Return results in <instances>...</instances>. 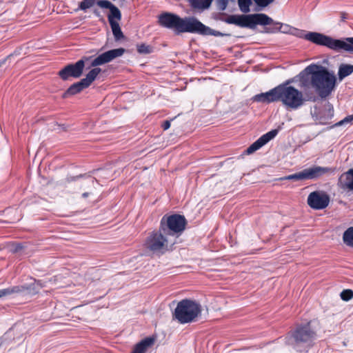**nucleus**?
<instances>
[{"instance_id":"0eeeda50","label":"nucleus","mask_w":353,"mask_h":353,"mask_svg":"<svg viewBox=\"0 0 353 353\" xmlns=\"http://www.w3.org/2000/svg\"><path fill=\"white\" fill-rule=\"evenodd\" d=\"M289 83L288 81L279 85V101H281L288 108L296 110L303 105L305 99L303 93L294 86L288 85Z\"/></svg>"},{"instance_id":"6e6552de","label":"nucleus","mask_w":353,"mask_h":353,"mask_svg":"<svg viewBox=\"0 0 353 353\" xmlns=\"http://www.w3.org/2000/svg\"><path fill=\"white\" fill-rule=\"evenodd\" d=\"M168 236L163 232H161V228L157 231H152L149 233L145 243V248L152 252L153 254L161 255L168 252L173 245L168 239Z\"/></svg>"},{"instance_id":"72a5a7b5","label":"nucleus","mask_w":353,"mask_h":353,"mask_svg":"<svg viewBox=\"0 0 353 353\" xmlns=\"http://www.w3.org/2000/svg\"><path fill=\"white\" fill-rule=\"evenodd\" d=\"M353 121V114L352 115H349L346 117H345L343 119H342L341 121L336 123L334 125H333L331 128H334V127H338V126H341V125H343L345 123H351Z\"/></svg>"},{"instance_id":"ddd939ff","label":"nucleus","mask_w":353,"mask_h":353,"mask_svg":"<svg viewBox=\"0 0 353 353\" xmlns=\"http://www.w3.org/2000/svg\"><path fill=\"white\" fill-rule=\"evenodd\" d=\"M279 130H272L271 131L267 132L266 134L262 135L260 138H259L256 141H254L251 145H250L246 150V154H250L253 152H256L267 143H268L270 140L274 139L278 134Z\"/></svg>"},{"instance_id":"9d476101","label":"nucleus","mask_w":353,"mask_h":353,"mask_svg":"<svg viewBox=\"0 0 353 353\" xmlns=\"http://www.w3.org/2000/svg\"><path fill=\"white\" fill-rule=\"evenodd\" d=\"M91 57H83L75 63H70L59 71L58 75L63 81H68L70 78L78 79L83 72L85 63L91 59Z\"/></svg>"},{"instance_id":"c9c22d12","label":"nucleus","mask_w":353,"mask_h":353,"mask_svg":"<svg viewBox=\"0 0 353 353\" xmlns=\"http://www.w3.org/2000/svg\"><path fill=\"white\" fill-rule=\"evenodd\" d=\"M229 0H217V6L219 10L224 11L228 4Z\"/></svg>"},{"instance_id":"e433bc0d","label":"nucleus","mask_w":353,"mask_h":353,"mask_svg":"<svg viewBox=\"0 0 353 353\" xmlns=\"http://www.w3.org/2000/svg\"><path fill=\"white\" fill-rule=\"evenodd\" d=\"M23 246L21 243H17L13 245V248H12V251L13 252H17L23 249Z\"/></svg>"},{"instance_id":"a211bd4d","label":"nucleus","mask_w":353,"mask_h":353,"mask_svg":"<svg viewBox=\"0 0 353 353\" xmlns=\"http://www.w3.org/2000/svg\"><path fill=\"white\" fill-rule=\"evenodd\" d=\"M330 49L334 51L344 50L353 52V37H347L344 39L332 38Z\"/></svg>"},{"instance_id":"a19ab883","label":"nucleus","mask_w":353,"mask_h":353,"mask_svg":"<svg viewBox=\"0 0 353 353\" xmlns=\"http://www.w3.org/2000/svg\"><path fill=\"white\" fill-rule=\"evenodd\" d=\"M89 181H90V183L92 185H94V178H90V179H89Z\"/></svg>"},{"instance_id":"4468645a","label":"nucleus","mask_w":353,"mask_h":353,"mask_svg":"<svg viewBox=\"0 0 353 353\" xmlns=\"http://www.w3.org/2000/svg\"><path fill=\"white\" fill-rule=\"evenodd\" d=\"M37 285L42 288L40 281H37L35 283L29 285H17L8 288L0 290V298L10 295L12 294L24 293L28 291L37 290Z\"/></svg>"},{"instance_id":"2eb2a0df","label":"nucleus","mask_w":353,"mask_h":353,"mask_svg":"<svg viewBox=\"0 0 353 353\" xmlns=\"http://www.w3.org/2000/svg\"><path fill=\"white\" fill-rule=\"evenodd\" d=\"M97 5L102 8L110 10L108 15L109 23L111 22H119L121 19V12L119 9L108 0H99Z\"/></svg>"},{"instance_id":"2f4dec72","label":"nucleus","mask_w":353,"mask_h":353,"mask_svg":"<svg viewBox=\"0 0 353 353\" xmlns=\"http://www.w3.org/2000/svg\"><path fill=\"white\" fill-rule=\"evenodd\" d=\"M137 51L140 54H150L152 52V48L145 43L137 45Z\"/></svg>"},{"instance_id":"5701e85b","label":"nucleus","mask_w":353,"mask_h":353,"mask_svg":"<svg viewBox=\"0 0 353 353\" xmlns=\"http://www.w3.org/2000/svg\"><path fill=\"white\" fill-rule=\"evenodd\" d=\"M89 85L81 79L79 82L74 83L71 85L63 94V97L68 95H74L81 92L83 89L88 88Z\"/></svg>"},{"instance_id":"c756f323","label":"nucleus","mask_w":353,"mask_h":353,"mask_svg":"<svg viewBox=\"0 0 353 353\" xmlns=\"http://www.w3.org/2000/svg\"><path fill=\"white\" fill-rule=\"evenodd\" d=\"M97 0H83L79 4L77 10L86 11V10L92 8L95 4H97Z\"/></svg>"},{"instance_id":"7ed1b4c3","label":"nucleus","mask_w":353,"mask_h":353,"mask_svg":"<svg viewBox=\"0 0 353 353\" xmlns=\"http://www.w3.org/2000/svg\"><path fill=\"white\" fill-rule=\"evenodd\" d=\"M316 68L312 76V87L321 98L324 99L332 93L336 79L334 73L329 72L326 68L318 65Z\"/></svg>"},{"instance_id":"f3484780","label":"nucleus","mask_w":353,"mask_h":353,"mask_svg":"<svg viewBox=\"0 0 353 353\" xmlns=\"http://www.w3.org/2000/svg\"><path fill=\"white\" fill-rule=\"evenodd\" d=\"M305 180L318 179L326 174L334 172V169L329 167L314 166L303 170Z\"/></svg>"},{"instance_id":"1a4fd4ad","label":"nucleus","mask_w":353,"mask_h":353,"mask_svg":"<svg viewBox=\"0 0 353 353\" xmlns=\"http://www.w3.org/2000/svg\"><path fill=\"white\" fill-rule=\"evenodd\" d=\"M187 221L184 216L174 214L164 215L160 222L161 232L165 235L174 236L181 234L185 229Z\"/></svg>"},{"instance_id":"393cba45","label":"nucleus","mask_w":353,"mask_h":353,"mask_svg":"<svg viewBox=\"0 0 353 353\" xmlns=\"http://www.w3.org/2000/svg\"><path fill=\"white\" fill-rule=\"evenodd\" d=\"M192 8L199 10L208 9L213 0H188Z\"/></svg>"},{"instance_id":"ea45409f","label":"nucleus","mask_w":353,"mask_h":353,"mask_svg":"<svg viewBox=\"0 0 353 353\" xmlns=\"http://www.w3.org/2000/svg\"><path fill=\"white\" fill-rule=\"evenodd\" d=\"M89 195V193L88 192H84L82 194V197L83 198H87Z\"/></svg>"},{"instance_id":"9b49d317","label":"nucleus","mask_w":353,"mask_h":353,"mask_svg":"<svg viewBox=\"0 0 353 353\" xmlns=\"http://www.w3.org/2000/svg\"><path fill=\"white\" fill-rule=\"evenodd\" d=\"M294 31V30H292V32ZM296 31L298 32L297 34H296L297 37L303 38L316 45L325 46L330 49L332 37L316 32H308L305 33V31L303 30H296ZM294 34H295V33Z\"/></svg>"},{"instance_id":"cd10ccee","label":"nucleus","mask_w":353,"mask_h":353,"mask_svg":"<svg viewBox=\"0 0 353 353\" xmlns=\"http://www.w3.org/2000/svg\"><path fill=\"white\" fill-rule=\"evenodd\" d=\"M333 108H330L328 110V114L327 118L320 115L319 114H317L316 112L312 113V114L315 121H318L321 124L325 125L327 123V120L331 119L333 117Z\"/></svg>"},{"instance_id":"39448f33","label":"nucleus","mask_w":353,"mask_h":353,"mask_svg":"<svg viewBox=\"0 0 353 353\" xmlns=\"http://www.w3.org/2000/svg\"><path fill=\"white\" fill-rule=\"evenodd\" d=\"M223 21L228 24H234L241 28H254L256 25L266 26L272 23L273 19L265 14H253L242 15H230Z\"/></svg>"},{"instance_id":"f03ea898","label":"nucleus","mask_w":353,"mask_h":353,"mask_svg":"<svg viewBox=\"0 0 353 353\" xmlns=\"http://www.w3.org/2000/svg\"><path fill=\"white\" fill-rule=\"evenodd\" d=\"M319 323L309 321L297 325L286 337V343L298 352H307L317 339Z\"/></svg>"},{"instance_id":"b1692460","label":"nucleus","mask_w":353,"mask_h":353,"mask_svg":"<svg viewBox=\"0 0 353 353\" xmlns=\"http://www.w3.org/2000/svg\"><path fill=\"white\" fill-rule=\"evenodd\" d=\"M353 73V65L341 63L339 67L338 78L340 81Z\"/></svg>"},{"instance_id":"c85d7f7f","label":"nucleus","mask_w":353,"mask_h":353,"mask_svg":"<svg viewBox=\"0 0 353 353\" xmlns=\"http://www.w3.org/2000/svg\"><path fill=\"white\" fill-rule=\"evenodd\" d=\"M280 180H294V181H303L305 180L304 171L302 170L299 172H296L292 174H290L283 177H281Z\"/></svg>"},{"instance_id":"37998d69","label":"nucleus","mask_w":353,"mask_h":353,"mask_svg":"<svg viewBox=\"0 0 353 353\" xmlns=\"http://www.w3.org/2000/svg\"><path fill=\"white\" fill-rule=\"evenodd\" d=\"M342 19L344 20L346 17H345V14L344 13L342 14Z\"/></svg>"},{"instance_id":"bb28decb","label":"nucleus","mask_w":353,"mask_h":353,"mask_svg":"<svg viewBox=\"0 0 353 353\" xmlns=\"http://www.w3.org/2000/svg\"><path fill=\"white\" fill-rule=\"evenodd\" d=\"M112 34L116 41H119L124 37V35L121 31L119 22H111L110 23Z\"/></svg>"},{"instance_id":"f257e3e1","label":"nucleus","mask_w":353,"mask_h":353,"mask_svg":"<svg viewBox=\"0 0 353 353\" xmlns=\"http://www.w3.org/2000/svg\"><path fill=\"white\" fill-rule=\"evenodd\" d=\"M159 24L166 28L173 30L176 34L183 32L196 33L201 35L214 37H230L229 33H223L204 25L196 17L181 18L177 14L164 12L159 17Z\"/></svg>"},{"instance_id":"a878e982","label":"nucleus","mask_w":353,"mask_h":353,"mask_svg":"<svg viewBox=\"0 0 353 353\" xmlns=\"http://www.w3.org/2000/svg\"><path fill=\"white\" fill-rule=\"evenodd\" d=\"M343 241L347 246L353 248V227L348 228L344 232Z\"/></svg>"},{"instance_id":"79ce46f5","label":"nucleus","mask_w":353,"mask_h":353,"mask_svg":"<svg viewBox=\"0 0 353 353\" xmlns=\"http://www.w3.org/2000/svg\"><path fill=\"white\" fill-rule=\"evenodd\" d=\"M94 14L96 16H99V12L97 10H94Z\"/></svg>"},{"instance_id":"f704fd0d","label":"nucleus","mask_w":353,"mask_h":353,"mask_svg":"<svg viewBox=\"0 0 353 353\" xmlns=\"http://www.w3.org/2000/svg\"><path fill=\"white\" fill-rule=\"evenodd\" d=\"M254 3L261 8H265L274 2V0H253Z\"/></svg>"},{"instance_id":"aec40b11","label":"nucleus","mask_w":353,"mask_h":353,"mask_svg":"<svg viewBox=\"0 0 353 353\" xmlns=\"http://www.w3.org/2000/svg\"><path fill=\"white\" fill-rule=\"evenodd\" d=\"M337 184L343 190L353 191V168L343 173L339 176Z\"/></svg>"},{"instance_id":"20e7f679","label":"nucleus","mask_w":353,"mask_h":353,"mask_svg":"<svg viewBox=\"0 0 353 353\" xmlns=\"http://www.w3.org/2000/svg\"><path fill=\"white\" fill-rule=\"evenodd\" d=\"M201 304L191 299H183L179 301L174 310V316L181 324L196 321L201 314Z\"/></svg>"},{"instance_id":"58836bf2","label":"nucleus","mask_w":353,"mask_h":353,"mask_svg":"<svg viewBox=\"0 0 353 353\" xmlns=\"http://www.w3.org/2000/svg\"><path fill=\"white\" fill-rule=\"evenodd\" d=\"M82 176H83V175H81H81H79V176H73V177L72 178V181H75V180H77V179H79V178H80V177H82Z\"/></svg>"},{"instance_id":"7c9ffc66","label":"nucleus","mask_w":353,"mask_h":353,"mask_svg":"<svg viewBox=\"0 0 353 353\" xmlns=\"http://www.w3.org/2000/svg\"><path fill=\"white\" fill-rule=\"evenodd\" d=\"M252 3V0H238L239 9L243 13H248L250 11V7Z\"/></svg>"},{"instance_id":"dca6fc26","label":"nucleus","mask_w":353,"mask_h":353,"mask_svg":"<svg viewBox=\"0 0 353 353\" xmlns=\"http://www.w3.org/2000/svg\"><path fill=\"white\" fill-rule=\"evenodd\" d=\"M279 85L271 89L268 92H262L254 95L252 100L256 102H261L265 103H270L275 101H279Z\"/></svg>"},{"instance_id":"4c0bfd02","label":"nucleus","mask_w":353,"mask_h":353,"mask_svg":"<svg viewBox=\"0 0 353 353\" xmlns=\"http://www.w3.org/2000/svg\"><path fill=\"white\" fill-rule=\"evenodd\" d=\"M161 127L163 128V129L164 130H168V129L170 127V121H168V120L165 121L163 123V124H162Z\"/></svg>"},{"instance_id":"6ab92c4d","label":"nucleus","mask_w":353,"mask_h":353,"mask_svg":"<svg viewBox=\"0 0 353 353\" xmlns=\"http://www.w3.org/2000/svg\"><path fill=\"white\" fill-rule=\"evenodd\" d=\"M316 64H311L306 67L299 74V81L301 86L303 88L312 87V76H313V72L316 70Z\"/></svg>"},{"instance_id":"412c9836","label":"nucleus","mask_w":353,"mask_h":353,"mask_svg":"<svg viewBox=\"0 0 353 353\" xmlns=\"http://www.w3.org/2000/svg\"><path fill=\"white\" fill-rule=\"evenodd\" d=\"M269 25H272L273 26L265 28V32L267 33H275L279 31L283 33L294 34L292 30H296V29L293 28L288 24H283L280 22H274V21Z\"/></svg>"},{"instance_id":"4be33fe9","label":"nucleus","mask_w":353,"mask_h":353,"mask_svg":"<svg viewBox=\"0 0 353 353\" xmlns=\"http://www.w3.org/2000/svg\"><path fill=\"white\" fill-rule=\"evenodd\" d=\"M154 343V339L153 337H146L134 345L131 353H145Z\"/></svg>"},{"instance_id":"f8f14e48","label":"nucleus","mask_w":353,"mask_h":353,"mask_svg":"<svg viewBox=\"0 0 353 353\" xmlns=\"http://www.w3.org/2000/svg\"><path fill=\"white\" fill-rule=\"evenodd\" d=\"M307 202L314 210H323L328 206L330 197L325 192L314 191L308 195Z\"/></svg>"},{"instance_id":"423d86ee","label":"nucleus","mask_w":353,"mask_h":353,"mask_svg":"<svg viewBox=\"0 0 353 353\" xmlns=\"http://www.w3.org/2000/svg\"><path fill=\"white\" fill-rule=\"evenodd\" d=\"M125 50L123 48L112 49L105 52L98 57L93 59L90 63V67H94L82 79L89 86L96 79L97 77L101 72V69L97 66L103 65L112 61L113 59L121 57Z\"/></svg>"},{"instance_id":"473e14b6","label":"nucleus","mask_w":353,"mask_h":353,"mask_svg":"<svg viewBox=\"0 0 353 353\" xmlns=\"http://www.w3.org/2000/svg\"><path fill=\"white\" fill-rule=\"evenodd\" d=\"M340 296L342 300L345 301H348L353 298V291L350 289L343 290L341 292Z\"/></svg>"}]
</instances>
